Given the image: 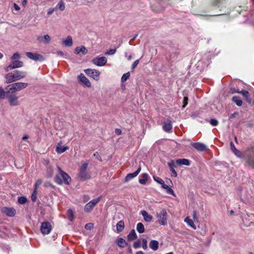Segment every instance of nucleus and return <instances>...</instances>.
Segmentation results:
<instances>
[{
	"mask_svg": "<svg viewBox=\"0 0 254 254\" xmlns=\"http://www.w3.org/2000/svg\"><path fill=\"white\" fill-rule=\"evenodd\" d=\"M26 76V72L16 70L6 74L4 77L5 78V82L6 83H10L24 78Z\"/></svg>",
	"mask_w": 254,
	"mask_h": 254,
	"instance_id": "obj_1",
	"label": "nucleus"
},
{
	"mask_svg": "<svg viewBox=\"0 0 254 254\" xmlns=\"http://www.w3.org/2000/svg\"><path fill=\"white\" fill-rule=\"evenodd\" d=\"M57 168L59 174L55 176L54 179L55 182L60 185L63 184L69 185L71 181L70 177L66 173L63 171L59 166H58Z\"/></svg>",
	"mask_w": 254,
	"mask_h": 254,
	"instance_id": "obj_2",
	"label": "nucleus"
},
{
	"mask_svg": "<svg viewBox=\"0 0 254 254\" xmlns=\"http://www.w3.org/2000/svg\"><path fill=\"white\" fill-rule=\"evenodd\" d=\"M88 166V163H84L79 168L78 173L77 175V179L80 181H85L90 179L91 175L87 171Z\"/></svg>",
	"mask_w": 254,
	"mask_h": 254,
	"instance_id": "obj_3",
	"label": "nucleus"
},
{
	"mask_svg": "<svg viewBox=\"0 0 254 254\" xmlns=\"http://www.w3.org/2000/svg\"><path fill=\"white\" fill-rule=\"evenodd\" d=\"M28 86V83L23 82H16L11 84L7 86L6 89L7 90L6 94H13L16 91L21 90L25 88Z\"/></svg>",
	"mask_w": 254,
	"mask_h": 254,
	"instance_id": "obj_4",
	"label": "nucleus"
},
{
	"mask_svg": "<svg viewBox=\"0 0 254 254\" xmlns=\"http://www.w3.org/2000/svg\"><path fill=\"white\" fill-rule=\"evenodd\" d=\"M158 218V223L161 225H166L167 224V213L166 209H164L161 210L156 214Z\"/></svg>",
	"mask_w": 254,
	"mask_h": 254,
	"instance_id": "obj_5",
	"label": "nucleus"
},
{
	"mask_svg": "<svg viewBox=\"0 0 254 254\" xmlns=\"http://www.w3.org/2000/svg\"><path fill=\"white\" fill-rule=\"evenodd\" d=\"M101 197H98L92 200L87 203L84 207V211L86 212H91L94 207L100 201Z\"/></svg>",
	"mask_w": 254,
	"mask_h": 254,
	"instance_id": "obj_6",
	"label": "nucleus"
},
{
	"mask_svg": "<svg viewBox=\"0 0 254 254\" xmlns=\"http://www.w3.org/2000/svg\"><path fill=\"white\" fill-rule=\"evenodd\" d=\"M85 73L92 77L94 79L98 81L99 79L100 72L99 70L95 69H87L84 70Z\"/></svg>",
	"mask_w": 254,
	"mask_h": 254,
	"instance_id": "obj_7",
	"label": "nucleus"
},
{
	"mask_svg": "<svg viewBox=\"0 0 254 254\" xmlns=\"http://www.w3.org/2000/svg\"><path fill=\"white\" fill-rule=\"evenodd\" d=\"M23 66V63L22 61L16 60L11 62V64L5 68V70L8 71L9 69H13L16 68L21 67Z\"/></svg>",
	"mask_w": 254,
	"mask_h": 254,
	"instance_id": "obj_8",
	"label": "nucleus"
},
{
	"mask_svg": "<svg viewBox=\"0 0 254 254\" xmlns=\"http://www.w3.org/2000/svg\"><path fill=\"white\" fill-rule=\"evenodd\" d=\"M107 62V60L106 57H96L92 60V63L99 66H102L105 65Z\"/></svg>",
	"mask_w": 254,
	"mask_h": 254,
	"instance_id": "obj_9",
	"label": "nucleus"
},
{
	"mask_svg": "<svg viewBox=\"0 0 254 254\" xmlns=\"http://www.w3.org/2000/svg\"><path fill=\"white\" fill-rule=\"evenodd\" d=\"M26 55L29 59L35 61H43L44 60L43 56L42 55L37 53L26 52Z\"/></svg>",
	"mask_w": 254,
	"mask_h": 254,
	"instance_id": "obj_10",
	"label": "nucleus"
},
{
	"mask_svg": "<svg viewBox=\"0 0 254 254\" xmlns=\"http://www.w3.org/2000/svg\"><path fill=\"white\" fill-rule=\"evenodd\" d=\"M52 230V226L49 222H45L42 223L41 231L43 234H48Z\"/></svg>",
	"mask_w": 254,
	"mask_h": 254,
	"instance_id": "obj_11",
	"label": "nucleus"
},
{
	"mask_svg": "<svg viewBox=\"0 0 254 254\" xmlns=\"http://www.w3.org/2000/svg\"><path fill=\"white\" fill-rule=\"evenodd\" d=\"M6 94V97L11 106H15L18 105V97L15 94L11 93Z\"/></svg>",
	"mask_w": 254,
	"mask_h": 254,
	"instance_id": "obj_12",
	"label": "nucleus"
},
{
	"mask_svg": "<svg viewBox=\"0 0 254 254\" xmlns=\"http://www.w3.org/2000/svg\"><path fill=\"white\" fill-rule=\"evenodd\" d=\"M1 211L9 217L14 216L16 214V210L13 208L4 207L1 209Z\"/></svg>",
	"mask_w": 254,
	"mask_h": 254,
	"instance_id": "obj_13",
	"label": "nucleus"
},
{
	"mask_svg": "<svg viewBox=\"0 0 254 254\" xmlns=\"http://www.w3.org/2000/svg\"><path fill=\"white\" fill-rule=\"evenodd\" d=\"M79 81L82 84H84L86 87H91V83L89 79L87 78L83 73H80L78 76Z\"/></svg>",
	"mask_w": 254,
	"mask_h": 254,
	"instance_id": "obj_14",
	"label": "nucleus"
},
{
	"mask_svg": "<svg viewBox=\"0 0 254 254\" xmlns=\"http://www.w3.org/2000/svg\"><path fill=\"white\" fill-rule=\"evenodd\" d=\"M141 170V166H139L137 170L135 172H134L133 173L128 174L125 179V182H127L129 181L130 180H131V179H132L133 178L136 177L138 175V174L140 173Z\"/></svg>",
	"mask_w": 254,
	"mask_h": 254,
	"instance_id": "obj_15",
	"label": "nucleus"
},
{
	"mask_svg": "<svg viewBox=\"0 0 254 254\" xmlns=\"http://www.w3.org/2000/svg\"><path fill=\"white\" fill-rule=\"evenodd\" d=\"M191 146L199 151H203L207 149V147L204 144L200 142L193 143L191 144Z\"/></svg>",
	"mask_w": 254,
	"mask_h": 254,
	"instance_id": "obj_16",
	"label": "nucleus"
},
{
	"mask_svg": "<svg viewBox=\"0 0 254 254\" xmlns=\"http://www.w3.org/2000/svg\"><path fill=\"white\" fill-rule=\"evenodd\" d=\"M230 145L232 151L236 156L239 158H245V156L243 155L242 153L235 147L234 144L232 141L230 142Z\"/></svg>",
	"mask_w": 254,
	"mask_h": 254,
	"instance_id": "obj_17",
	"label": "nucleus"
},
{
	"mask_svg": "<svg viewBox=\"0 0 254 254\" xmlns=\"http://www.w3.org/2000/svg\"><path fill=\"white\" fill-rule=\"evenodd\" d=\"M63 142L60 141L57 145L56 147V151L58 154H61L64 153L65 151L68 149V147L67 146L63 147L62 146Z\"/></svg>",
	"mask_w": 254,
	"mask_h": 254,
	"instance_id": "obj_18",
	"label": "nucleus"
},
{
	"mask_svg": "<svg viewBox=\"0 0 254 254\" xmlns=\"http://www.w3.org/2000/svg\"><path fill=\"white\" fill-rule=\"evenodd\" d=\"M163 128L166 132L171 131L172 129V122L170 120H168L167 122H164Z\"/></svg>",
	"mask_w": 254,
	"mask_h": 254,
	"instance_id": "obj_19",
	"label": "nucleus"
},
{
	"mask_svg": "<svg viewBox=\"0 0 254 254\" xmlns=\"http://www.w3.org/2000/svg\"><path fill=\"white\" fill-rule=\"evenodd\" d=\"M37 39L39 42H43L45 44H49L51 40V37L48 35H45L44 37L38 36Z\"/></svg>",
	"mask_w": 254,
	"mask_h": 254,
	"instance_id": "obj_20",
	"label": "nucleus"
},
{
	"mask_svg": "<svg viewBox=\"0 0 254 254\" xmlns=\"http://www.w3.org/2000/svg\"><path fill=\"white\" fill-rule=\"evenodd\" d=\"M80 52L83 54L85 55L87 53L88 51L84 46L77 47L75 49L74 53L76 54H79Z\"/></svg>",
	"mask_w": 254,
	"mask_h": 254,
	"instance_id": "obj_21",
	"label": "nucleus"
},
{
	"mask_svg": "<svg viewBox=\"0 0 254 254\" xmlns=\"http://www.w3.org/2000/svg\"><path fill=\"white\" fill-rule=\"evenodd\" d=\"M145 221L150 222L152 221L153 217L149 214L145 210H142L141 212Z\"/></svg>",
	"mask_w": 254,
	"mask_h": 254,
	"instance_id": "obj_22",
	"label": "nucleus"
},
{
	"mask_svg": "<svg viewBox=\"0 0 254 254\" xmlns=\"http://www.w3.org/2000/svg\"><path fill=\"white\" fill-rule=\"evenodd\" d=\"M148 175L147 173H143L140 176L138 182L142 185H145L148 181Z\"/></svg>",
	"mask_w": 254,
	"mask_h": 254,
	"instance_id": "obj_23",
	"label": "nucleus"
},
{
	"mask_svg": "<svg viewBox=\"0 0 254 254\" xmlns=\"http://www.w3.org/2000/svg\"><path fill=\"white\" fill-rule=\"evenodd\" d=\"M176 162L179 165H185L186 166H189L190 164V160L185 158L177 159Z\"/></svg>",
	"mask_w": 254,
	"mask_h": 254,
	"instance_id": "obj_24",
	"label": "nucleus"
},
{
	"mask_svg": "<svg viewBox=\"0 0 254 254\" xmlns=\"http://www.w3.org/2000/svg\"><path fill=\"white\" fill-rule=\"evenodd\" d=\"M240 92V94H241L245 98L246 100L248 103H251V99L250 98V95L248 91L245 90H242Z\"/></svg>",
	"mask_w": 254,
	"mask_h": 254,
	"instance_id": "obj_25",
	"label": "nucleus"
},
{
	"mask_svg": "<svg viewBox=\"0 0 254 254\" xmlns=\"http://www.w3.org/2000/svg\"><path fill=\"white\" fill-rule=\"evenodd\" d=\"M149 247L153 251H156L159 248V243L156 240H151L149 243Z\"/></svg>",
	"mask_w": 254,
	"mask_h": 254,
	"instance_id": "obj_26",
	"label": "nucleus"
},
{
	"mask_svg": "<svg viewBox=\"0 0 254 254\" xmlns=\"http://www.w3.org/2000/svg\"><path fill=\"white\" fill-rule=\"evenodd\" d=\"M63 44L66 46H71L73 44L71 37L70 36H67L66 39L63 41Z\"/></svg>",
	"mask_w": 254,
	"mask_h": 254,
	"instance_id": "obj_27",
	"label": "nucleus"
},
{
	"mask_svg": "<svg viewBox=\"0 0 254 254\" xmlns=\"http://www.w3.org/2000/svg\"><path fill=\"white\" fill-rule=\"evenodd\" d=\"M137 235L134 230H132L130 232L129 234L127 235V238L128 241H132L137 239Z\"/></svg>",
	"mask_w": 254,
	"mask_h": 254,
	"instance_id": "obj_28",
	"label": "nucleus"
},
{
	"mask_svg": "<svg viewBox=\"0 0 254 254\" xmlns=\"http://www.w3.org/2000/svg\"><path fill=\"white\" fill-rule=\"evenodd\" d=\"M117 231L118 233L122 232L125 228V223L124 221L121 220L117 224Z\"/></svg>",
	"mask_w": 254,
	"mask_h": 254,
	"instance_id": "obj_29",
	"label": "nucleus"
},
{
	"mask_svg": "<svg viewBox=\"0 0 254 254\" xmlns=\"http://www.w3.org/2000/svg\"><path fill=\"white\" fill-rule=\"evenodd\" d=\"M243 159L246 161V164L247 165L254 168V159L253 158L250 157L248 159H246V157H245V158Z\"/></svg>",
	"mask_w": 254,
	"mask_h": 254,
	"instance_id": "obj_30",
	"label": "nucleus"
},
{
	"mask_svg": "<svg viewBox=\"0 0 254 254\" xmlns=\"http://www.w3.org/2000/svg\"><path fill=\"white\" fill-rule=\"evenodd\" d=\"M117 242L118 246L121 248H125L127 245L126 241L122 238L118 239Z\"/></svg>",
	"mask_w": 254,
	"mask_h": 254,
	"instance_id": "obj_31",
	"label": "nucleus"
},
{
	"mask_svg": "<svg viewBox=\"0 0 254 254\" xmlns=\"http://www.w3.org/2000/svg\"><path fill=\"white\" fill-rule=\"evenodd\" d=\"M232 101L236 103L238 106H241L242 105V101L240 97L235 96L232 98Z\"/></svg>",
	"mask_w": 254,
	"mask_h": 254,
	"instance_id": "obj_32",
	"label": "nucleus"
},
{
	"mask_svg": "<svg viewBox=\"0 0 254 254\" xmlns=\"http://www.w3.org/2000/svg\"><path fill=\"white\" fill-rule=\"evenodd\" d=\"M185 222H186L188 225L192 228L193 229H196V226L194 224L193 221L189 217H187L185 219Z\"/></svg>",
	"mask_w": 254,
	"mask_h": 254,
	"instance_id": "obj_33",
	"label": "nucleus"
},
{
	"mask_svg": "<svg viewBox=\"0 0 254 254\" xmlns=\"http://www.w3.org/2000/svg\"><path fill=\"white\" fill-rule=\"evenodd\" d=\"M136 230L139 233H143L144 232L145 229L143 224L139 222L137 224Z\"/></svg>",
	"mask_w": 254,
	"mask_h": 254,
	"instance_id": "obj_34",
	"label": "nucleus"
},
{
	"mask_svg": "<svg viewBox=\"0 0 254 254\" xmlns=\"http://www.w3.org/2000/svg\"><path fill=\"white\" fill-rule=\"evenodd\" d=\"M54 174V170L51 166H48L46 169V177L51 178Z\"/></svg>",
	"mask_w": 254,
	"mask_h": 254,
	"instance_id": "obj_35",
	"label": "nucleus"
},
{
	"mask_svg": "<svg viewBox=\"0 0 254 254\" xmlns=\"http://www.w3.org/2000/svg\"><path fill=\"white\" fill-rule=\"evenodd\" d=\"M56 6L62 11L65 9V3L63 0H61Z\"/></svg>",
	"mask_w": 254,
	"mask_h": 254,
	"instance_id": "obj_36",
	"label": "nucleus"
},
{
	"mask_svg": "<svg viewBox=\"0 0 254 254\" xmlns=\"http://www.w3.org/2000/svg\"><path fill=\"white\" fill-rule=\"evenodd\" d=\"M162 188L165 189L166 190V192L168 194H170L173 195H175L174 192L173 190L171 188H170L168 186H167V185H164L163 186H162Z\"/></svg>",
	"mask_w": 254,
	"mask_h": 254,
	"instance_id": "obj_37",
	"label": "nucleus"
},
{
	"mask_svg": "<svg viewBox=\"0 0 254 254\" xmlns=\"http://www.w3.org/2000/svg\"><path fill=\"white\" fill-rule=\"evenodd\" d=\"M67 214L68 219L70 221H72L74 218V212L71 209H68L67 211Z\"/></svg>",
	"mask_w": 254,
	"mask_h": 254,
	"instance_id": "obj_38",
	"label": "nucleus"
},
{
	"mask_svg": "<svg viewBox=\"0 0 254 254\" xmlns=\"http://www.w3.org/2000/svg\"><path fill=\"white\" fill-rule=\"evenodd\" d=\"M153 178L154 180L158 184L161 185L162 187L166 185L164 183V181L161 178L155 176H154Z\"/></svg>",
	"mask_w": 254,
	"mask_h": 254,
	"instance_id": "obj_39",
	"label": "nucleus"
},
{
	"mask_svg": "<svg viewBox=\"0 0 254 254\" xmlns=\"http://www.w3.org/2000/svg\"><path fill=\"white\" fill-rule=\"evenodd\" d=\"M27 201V199L25 196H20L18 198V202L21 204H25Z\"/></svg>",
	"mask_w": 254,
	"mask_h": 254,
	"instance_id": "obj_40",
	"label": "nucleus"
},
{
	"mask_svg": "<svg viewBox=\"0 0 254 254\" xmlns=\"http://www.w3.org/2000/svg\"><path fill=\"white\" fill-rule=\"evenodd\" d=\"M130 73L129 72L124 74L121 78V81L122 82L126 81L129 77Z\"/></svg>",
	"mask_w": 254,
	"mask_h": 254,
	"instance_id": "obj_41",
	"label": "nucleus"
},
{
	"mask_svg": "<svg viewBox=\"0 0 254 254\" xmlns=\"http://www.w3.org/2000/svg\"><path fill=\"white\" fill-rule=\"evenodd\" d=\"M31 199L33 202L36 201L37 199V190L36 188H34V190L31 195Z\"/></svg>",
	"mask_w": 254,
	"mask_h": 254,
	"instance_id": "obj_42",
	"label": "nucleus"
},
{
	"mask_svg": "<svg viewBox=\"0 0 254 254\" xmlns=\"http://www.w3.org/2000/svg\"><path fill=\"white\" fill-rule=\"evenodd\" d=\"M133 247L135 249H137L139 248L141 246V242L140 240H138L137 241H135L133 244Z\"/></svg>",
	"mask_w": 254,
	"mask_h": 254,
	"instance_id": "obj_43",
	"label": "nucleus"
},
{
	"mask_svg": "<svg viewBox=\"0 0 254 254\" xmlns=\"http://www.w3.org/2000/svg\"><path fill=\"white\" fill-rule=\"evenodd\" d=\"M209 123L212 126H216L218 124V122L217 120L214 119H211L209 121Z\"/></svg>",
	"mask_w": 254,
	"mask_h": 254,
	"instance_id": "obj_44",
	"label": "nucleus"
},
{
	"mask_svg": "<svg viewBox=\"0 0 254 254\" xmlns=\"http://www.w3.org/2000/svg\"><path fill=\"white\" fill-rule=\"evenodd\" d=\"M116 52V49H110L109 51L106 52L105 53V55H114Z\"/></svg>",
	"mask_w": 254,
	"mask_h": 254,
	"instance_id": "obj_45",
	"label": "nucleus"
},
{
	"mask_svg": "<svg viewBox=\"0 0 254 254\" xmlns=\"http://www.w3.org/2000/svg\"><path fill=\"white\" fill-rule=\"evenodd\" d=\"M20 58V54L18 53H15L11 57L12 60H18Z\"/></svg>",
	"mask_w": 254,
	"mask_h": 254,
	"instance_id": "obj_46",
	"label": "nucleus"
},
{
	"mask_svg": "<svg viewBox=\"0 0 254 254\" xmlns=\"http://www.w3.org/2000/svg\"><path fill=\"white\" fill-rule=\"evenodd\" d=\"M147 241L145 239H142V248L144 250H146L147 249Z\"/></svg>",
	"mask_w": 254,
	"mask_h": 254,
	"instance_id": "obj_47",
	"label": "nucleus"
},
{
	"mask_svg": "<svg viewBox=\"0 0 254 254\" xmlns=\"http://www.w3.org/2000/svg\"><path fill=\"white\" fill-rule=\"evenodd\" d=\"M85 228L87 230H91L93 228V224L92 223L86 224L85 226Z\"/></svg>",
	"mask_w": 254,
	"mask_h": 254,
	"instance_id": "obj_48",
	"label": "nucleus"
},
{
	"mask_svg": "<svg viewBox=\"0 0 254 254\" xmlns=\"http://www.w3.org/2000/svg\"><path fill=\"white\" fill-rule=\"evenodd\" d=\"M170 169L174 168L175 167V162L174 160H172L168 164Z\"/></svg>",
	"mask_w": 254,
	"mask_h": 254,
	"instance_id": "obj_49",
	"label": "nucleus"
},
{
	"mask_svg": "<svg viewBox=\"0 0 254 254\" xmlns=\"http://www.w3.org/2000/svg\"><path fill=\"white\" fill-rule=\"evenodd\" d=\"M43 181L41 179H38L37 180L35 184V187H34V188H36V189H37V187L38 186H39L40 185H41Z\"/></svg>",
	"mask_w": 254,
	"mask_h": 254,
	"instance_id": "obj_50",
	"label": "nucleus"
},
{
	"mask_svg": "<svg viewBox=\"0 0 254 254\" xmlns=\"http://www.w3.org/2000/svg\"><path fill=\"white\" fill-rule=\"evenodd\" d=\"M5 96V92L3 88H0V99H3Z\"/></svg>",
	"mask_w": 254,
	"mask_h": 254,
	"instance_id": "obj_51",
	"label": "nucleus"
},
{
	"mask_svg": "<svg viewBox=\"0 0 254 254\" xmlns=\"http://www.w3.org/2000/svg\"><path fill=\"white\" fill-rule=\"evenodd\" d=\"M188 101V97H186V96L184 97V100H183V108H185L186 106L187 105Z\"/></svg>",
	"mask_w": 254,
	"mask_h": 254,
	"instance_id": "obj_52",
	"label": "nucleus"
},
{
	"mask_svg": "<svg viewBox=\"0 0 254 254\" xmlns=\"http://www.w3.org/2000/svg\"><path fill=\"white\" fill-rule=\"evenodd\" d=\"M139 64V60H137L134 62L133 64H132L131 69L133 70Z\"/></svg>",
	"mask_w": 254,
	"mask_h": 254,
	"instance_id": "obj_53",
	"label": "nucleus"
},
{
	"mask_svg": "<svg viewBox=\"0 0 254 254\" xmlns=\"http://www.w3.org/2000/svg\"><path fill=\"white\" fill-rule=\"evenodd\" d=\"M44 186L46 188L48 187H52L54 188V186L50 182H46L44 184Z\"/></svg>",
	"mask_w": 254,
	"mask_h": 254,
	"instance_id": "obj_54",
	"label": "nucleus"
},
{
	"mask_svg": "<svg viewBox=\"0 0 254 254\" xmlns=\"http://www.w3.org/2000/svg\"><path fill=\"white\" fill-rule=\"evenodd\" d=\"M170 170L172 173V176H173L175 177H177V175H178L177 173L175 171L174 168H171V169H170Z\"/></svg>",
	"mask_w": 254,
	"mask_h": 254,
	"instance_id": "obj_55",
	"label": "nucleus"
},
{
	"mask_svg": "<svg viewBox=\"0 0 254 254\" xmlns=\"http://www.w3.org/2000/svg\"><path fill=\"white\" fill-rule=\"evenodd\" d=\"M240 91L239 90L236 89L235 88H231V89H230V92L232 94H234V93H240Z\"/></svg>",
	"mask_w": 254,
	"mask_h": 254,
	"instance_id": "obj_56",
	"label": "nucleus"
},
{
	"mask_svg": "<svg viewBox=\"0 0 254 254\" xmlns=\"http://www.w3.org/2000/svg\"><path fill=\"white\" fill-rule=\"evenodd\" d=\"M94 156H95L98 160H100V161H102L101 157H100V156L99 155V153L97 152H96L94 154Z\"/></svg>",
	"mask_w": 254,
	"mask_h": 254,
	"instance_id": "obj_57",
	"label": "nucleus"
},
{
	"mask_svg": "<svg viewBox=\"0 0 254 254\" xmlns=\"http://www.w3.org/2000/svg\"><path fill=\"white\" fill-rule=\"evenodd\" d=\"M13 7L14 8V9L17 10V11H18L20 10V7L18 5H17L16 3H14V4H13Z\"/></svg>",
	"mask_w": 254,
	"mask_h": 254,
	"instance_id": "obj_58",
	"label": "nucleus"
},
{
	"mask_svg": "<svg viewBox=\"0 0 254 254\" xmlns=\"http://www.w3.org/2000/svg\"><path fill=\"white\" fill-rule=\"evenodd\" d=\"M192 217H193V218L194 221L197 220L196 212V211H193V212H192Z\"/></svg>",
	"mask_w": 254,
	"mask_h": 254,
	"instance_id": "obj_59",
	"label": "nucleus"
},
{
	"mask_svg": "<svg viewBox=\"0 0 254 254\" xmlns=\"http://www.w3.org/2000/svg\"><path fill=\"white\" fill-rule=\"evenodd\" d=\"M54 11H53V9H52V8H50L49 9L48 11V12H47V14L48 15H51L52 14H53V13L54 12Z\"/></svg>",
	"mask_w": 254,
	"mask_h": 254,
	"instance_id": "obj_60",
	"label": "nucleus"
},
{
	"mask_svg": "<svg viewBox=\"0 0 254 254\" xmlns=\"http://www.w3.org/2000/svg\"><path fill=\"white\" fill-rule=\"evenodd\" d=\"M57 55L61 56H64V53L61 51H58L57 52Z\"/></svg>",
	"mask_w": 254,
	"mask_h": 254,
	"instance_id": "obj_61",
	"label": "nucleus"
},
{
	"mask_svg": "<svg viewBox=\"0 0 254 254\" xmlns=\"http://www.w3.org/2000/svg\"><path fill=\"white\" fill-rule=\"evenodd\" d=\"M122 132V131L120 129H117L116 130V133L118 134H120Z\"/></svg>",
	"mask_w": 254,
	"mask_h": 254,
	"instance_id": "obj_62",
	"label": "nucleus"
},
{
	"mask_svg": "<svg viewBox=\"0 0 254 254\" xmlns=\"http://www.w3.org/2000/svg\"><path fill=\"white\" fill-rule=\"evenodd\" d=\"M128 252L130 253V254H132V249L130 247H129L128 248Z\"/></svg>",
	"mask_w": 254,
	"mask_h": 254,
	"instance_id": "obj_63",
	"label": "nucleus"
},
{
	"mask_svg": "<svg viewBox=\"0 0 254 254\" xmlns=\"http://www.w3.org/2000/svg\"><path fill=\"white\" fill-rule=\"evenodd\" d=\"M136 254H145L144 253H143L141 251H138L137 252H136Z\"/></svg>",
	"mask_w": 254,
	"mask_h": 254,
	"instance_id": "obj_64",
	"label": "nucleus"
}]
</instances>
